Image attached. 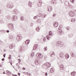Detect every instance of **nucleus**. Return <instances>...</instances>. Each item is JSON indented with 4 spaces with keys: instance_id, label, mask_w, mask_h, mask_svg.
I'll list each match as a JSON object with an SVG mask.
<instances>
[{
    "instance_id": "1",
    "label": "nucleus",
    "mask_w": 76,
    "mask_h": 76,
    "mask_svg": "<svg viewBox=\"0 0 76 76\" xmlns=\"http://www.w3.org/2000/svg\"><path fill=\"white\" fill-rule=\"evenodd\" d=\"M69 14L70 16H71V17H73V16H75V13L73 11H72L69 12Z\"/></svg>"
},
{
    "instance_id": "2",
    "label": "nucleus",
    "mask_w": 76,
    "mask_h": 76,
    "mask_svg": "<svg viewBox=\"0 0 76 76\" xmlns=\"http://www.w3.org/2000/svg\"><path fill=\"white\" fill-rule=\"evenodd\" d=\"M22 39V37L21 35H19L17 36V39L18 41H20V40H21Z\"/></svg>"
},
{
    "instance_id": "3",
    "label": "nucleus",
    "mask_w": 76,
    "mask_h": 76,
    "mask_svg": "<svg viewBox=\"0 0 76 76\" xmlns=\"http://www.w3.org/2000/svg\"><path fill=\"white\" fill-rule=\"evenodd\" d=\"M43 57V56L42 54L39 53H38V58H42Z\"/></svg>"
},
{
    "instance_id": "4",
    "label": "nucleus",
    "mask_w": 76,
    "mask_h": 76,
    "mask_svg": "<svg viewBox=\"0 0 76 76\" xmlns=\"http://www.w3.org/2000/svg\"><path fill=\"white\" fill-rule=\"evenodd\" d=\"M64 66H63V65L62 64H61L60 65V69L61 70H64Z\"/></svg>"
},
{
    "instance_id": "5",
    "label": "nucleus",
    "mask_w": 76,
    "mask_h": 76,
    "mask_svg": "<svg viewBox=\"0 0 76 76\" xmlns=\"http://www.w3.org/2000/svg\"><path fill=\"white\" fill-rule=\"evenodd\" d=\"M58 22L55 23L54 24V27H57V26H58Z\"/></svg>"
},
{
    "instance_id": "6",
    "label": "nucleus",
    "mask_w": 76,
    "mask_h": 76,
    "mask_svg": "<svg viewBox=\"0 0 76 76\" xmlns=\"http://www.w3.org/2000/svg\"><path fill=\"white\" fill-rule=\"evenodd\" d=\"M38 47V45H36L34 46L33 47V49L34 50H36L37 48Z\"/></svg>"
},
{
    "instance_id": "7",
    "label": "nucleus",
    "mask_w": 76,
    "mask_h": 76,
    "mask_svg": "<svg viewBox=\"0 0 76 76\" xmlns=\"http://www.w3.org/2000/svg\"><path fill=\"white\" fill-rule=\"evenodd\" d=\"M71 75L72 76H75V75H76V72H72L71 73Z\"/></svg>"
},
{
    "instance_id": "8",
    "label": "nucleus",
    "mask_w": 76,
    "mask_h": 76,
    "mask_svg": "<svg viewBox=\"0 0 76 76\" xmlns=\"http://www.w3.org/2000/svg\"><path fill=\"white\" fill-rule=\"evenodd\" d=\"M53 33H52L51 31H50L49 33V36H51V35H53Z\"/></svg>"
},
{
    "instance_id": "9",
    "label": "nucleus",
    "mask_w": 76,
    "mask_h": 76,
    "mask_svg": "<svg viewBox=\"0 0 76 76\" xmlns=\"http://www.w3.org/2000/svg\"><path fill=\"white\" fill-rule=\"evenodd\" d=\"M29 43V40H27L25 41V43L26 44H28Z\"/></svg>"
},
{
    "instance_id": "10",
    "label": "nucleus",
    "mask_w": 76,
    "mask_h": 76,
    "mask_svg": "<svg viewBox=\"0 0 76 76\" xmlns=\"http://www.w3.org/2000/svg\"><path fill=\"white\" fill-rule=\"evenodd\" d=\"M50 73H53L54 72V69L53 68H51L50 69Z\"/></svg>"
},
{
    "instance_id": "11",
    "label": "nucleus",
    "mask_w": 76,
    "mask_h": 76,
    "mask_svg": "<svg viewBox=\"0 0 76 76\" xmlns=\"http://www.w3.org/2000/svg\"><path fill=\"white\" fill-rule=\"evenodd\" d=\"M58 31L59 32H60V33L63 34V31H62L61 29H59Z\"/></svg>"
},
{
    "instance_id": "12",
    "label": "nucleus",
    "mask_w": 76,
    "mask_h": 76,
    "mask_svg": "<svg viewBox=\"0 0 76 76\" xmlns=\"http://www.w3.org/2000/svg\"><path fill=\"white\" fill-rule=\"evenodd\" d=\"M45 65H46L48 66H50V64L48 63H47L45 64Z\"/></svg>"
},
{
    "instance_id": "13",
    "label": "nucleus",
    "mask_w": 76,
    "mask_h": 76,
    "mask_svg": "<svg viewBox=\"0 0 76 76\" xmlns=\"http://www.w3.org/2000/svg\"><path fill=\"white\" fill-rule=\"evenodd\" d=\"M48 11H51V7H48Z\"/></svg>"
},
{
    "instance_id": "14",
    "label": "nucleus",
    "mask_w": 76,
    "mask_h": 76,
    "mask_svg": "<svg viewBox=\"0 0 76 76\" xmlns=\"http://www.w3.org/2000/svg\"><path fill=\"white\" fill-rule=\"evenodd\" d=\"M66 58H69V55L67 54H66Z\"/></svg>"
},
{
    "instance_id": "15",
    "label": "nucleus",
    "mask_w": 76,
    "mask_h": 76,
    "mask_svg": "<svg viewBox=\"0 0 76 76\" xmlns=\"http://www.w3.org/2000/svg\"><path fill=\"white\" fill-rule=\"evenodd\" d=\"M75 20H75V19L73 18L71 20V22H75Z\"/></svg>"
},
{
    "instance_id": "16",
    "label": "nucleus",
    "mask_w": 76,
    "mask_h": 76,
    "mask_svg": "<svg viewBox=\"0 0 76 76\" xmlns=\"http://www.w3.org/2000/svg\"><path fill=\"white\" fill-rule=\"evenodd\" d=\"M39 29H40V28H39V27H37L36 29V31H39Z\"/></svg>"
},
{
    "instance_id": "17",
    "label": "nucleus",
    "mask_w": 76,
    "mask_h": 76,
    "mask_svg": "<svg viewBox=\"0 0 76 76\" xmlns=\"http://www.w3.org/2000/svg\"><path fill=\"white\" fill-rule=\"evenodd\" d=\"M28 4V5L31 6V5H32V2H29Z\"/></svg>"
},
{
    "instance_id": "18",
    "label": "nucleus",
    "mask_w": 76,
    "mask_h": 76,
    "mask_svg": "<svg viewBox=\"0 0 76 76\" xmlns=\"http://www.w3.org/2000/svg\"><path fill=\"white\" fill-rule=\"evenodd\" d=\"M34 56V53L33 52L31 53V57H33V56Z\"/></svg>"
},
{
    "instance_id": "19",
    "label": "nucleus",
    "mask_w": 76,
    "mask_h": 76,
    "mask_svg": "<svg viewBox=\"0 0 76 76\" xmlns=\"http://www.w3.org/2000/svg\"><path fill=\"white\" fill-rule=\"evenodd\" d=\"M12 46H13V45H10L9 46L10 48H12V47H13Z\"/></svg>"
},
{
    "instance_id": "20",
    "label": "nucleus",
    "mask_w": 76,
    "mask_h": 76,
    "mask_svg": "<svg viewBox=\"0 0 76 76\" xmlns=\"http://www.w3.org/2000/svg\"><path fill=\"white\" fill-rule=\"evenodd\" d=\"M55 2V0H53L51 1V3H54Z\"/></svg>"
},
{
    "instance_id": "21",
    "label": "nucleus",
    "mask_w": 76,
    "mask_h": 76,
    "mask_svg": "<svg viewBox=\"0 0 76 76\" xmlns=\"http://www.w3.org/2000/svg\"><path fill=\"white\" fill-rule=\"evenodd\" d=\"M63 53H61L60 55V57H62V56H63Z\"/></svg>"
},
{
    "instance_id": "22",
    "label": "nucleus",
    "mask_w": 76,
    "mask_h": 76,
    "mask_svg": "<svg viewBox=\"0 0 76 76\" xmlns=\"http://www.w3.org/2000/svg\"><path fill=\"white\" fill-rule=\"evenodd\" d=\"M46 38H47V39H50V37H48V35H47L46 36Z\"/></svg>"
},
{
    "instance_id": "23",
    "label": "nucleus",
    "mask_w": 76,
    "mask_h": 76,
    "mask_svg": "<svg viewBox=\"0 0 76 76\" xmlns=\"http://www.w3.org/2000/svg\"><path fill=\"white\" fill-rule=\"evenodd\" d=\"M47 50V47H45V48H44V51H46V50Z\"/></svg>"
},
{
    "instance_id": "24",
    "label": "nucleus",
    "mask_w": 76,
    "mask_h": 76,
    "mask_svg": "<svg viewBox=\"0 0 76 76\" xmlns=\"http://www.w3.org/2000/svg\"><path fill=\"white\" fill-rule=\"evenodd\" d=\"M21 20H24V18H23V17H21Z\"/></svg>"
},
{
    "instance_id": "25",
    "label": "nucleus",
    "mask_w": 76,
    "mask_h": 76,
    "mask_svg": "<svg viewBox=\"0 0 76 76\" xmlns=\"http://www.w3.org/2000/svg\"><path fill=\"white\" fill-rule=\"evenodd\" d=\"M9 59H11V55H10L8 57Z\"/></svg>"
},
{
    "instance_id": "26",
    "label": "nucleus",
    "mask_w": 76,
    "mask_h": 76,
    "mask_svg": "<svg viewBox=\"0 0 76 76\" xmlns=\"http://www.w3.org/2000/svg\"><path fill=\"white\" fill-rule=\"evenodd\" d=\"M70 1L72 2V3H74V0H70Z\"/></svg>"
},
{
    "instance_id": "27",
    "label": "nucleus",
    "mask_w": 76,
    "mask_h": 76,
    "mask_svg": "<svg viewBox=\"0 0 76 76\" xmlns=\"http://www.w3.org/2000/svg\"><path fill=\"white\" fill-rule=\"evenodd\" d=\"M72 57H74V56H75V55L73 53H72Z\"/></svg>"
},
{
    "instance_id": "28",
    "label": "nucleus",
    "mask_w": 76,
    "mask_h": 76,
    "mask_svg": "<svg viewBox=\"0 0 76 76\" xmlns=\"http://www.w3.org/2000/svg\"><path fill=\"white\" fill-rule=\"evenodd\" d=\"M66 29H68V30H69L70 29V28L69 27H66Z\"/></svg>"
},
{
    "instance_id": "29",
    "label": "nucleus",
    "mask_w": 76,
    "mask_h": 76,
    "mask_svg": "<svg viewBox=\"0 0 76 76\" xmlns=\"http://www.w3.org/2000/svg\"><path fill=\"white\" fill-rule=\"evenodd\" d=\"M46 38H45V37H44L43 39V41H45V39H46Z\"/></svg>"
},
{
    "instance_id": "30",
    "label": "nucleus",
    "mask_w": 76,
    "mask_h": 76,
    "mask_svg": "<svg viewBox=\"0 0 76 76\" xmlns=\"http://www.w3.org/2000/svg\"><path fill=\"white\" fill-rule=\"evenodd\" d=\"M18 60L19 61V63H20V62L21 60H20V59H18Z\"/></svg>"
},
{
    "instance_id": "31",
    "label": "nucleus",
    "mask_w": 76,
    "mask_h": 76,
    "mask_svg": "<svg viewBox=\"0 0 76 76\" xmlns=\"http://www.w3.org/2000/svg\"><path fill=\"white\" fill-rule=\"evenodd\" d=\"M6 56V54H4V55H3V57L4 58H5V56Z\"/></svg>"
},
{
    "instance_id": "32",
    "label": "nucleus",
    "mask_w": 76,
    "mask_h": 76,
    "mask_svg": "<svg viewBox=\"0 0 76 76\" xmlns=\"http://www.w3.org/2000/svg\"><path fill=\"white\" fill-rule=\"evenodd\" d=\"M2 61H3L4 60V58H3L2 59Z\"/></svg>"
},
{
    "instance_id": "33",
    "label": "nucleus",
    "mask_w": 76,
    "mask_h": 76,
    "mask_svg": "<svg viewBox=\"0 0 76 76\" xmlns=\"http://www.w3.org/2000/svg\"><path fill=\"white\" fill-rule=\"evenodd\" d=\"M18 75H19V76H20V73H18Z\"/></svg>"
},
{
    "instance_id": "34",
    "label": "nucleus",
    "mask_w": 76,
    "mask_h": 76,
    "mask_svg": "<svg viewBox=\"0 0 76 76\" xmlns=\"http://www.w3.org/2000/svg\"><path fill=\"white\" fill-rule=\"evenodd\" d=\"M7 32H9V30H7Z\"/></svg>"
},
{
    "instance_id": "35",
    "label": "nucleus",
    "mask_w": 76,
    "mask_h": 76,
    "mask_svg": "<svg viewBox=\"0 0 76 76\" xmlns=\"http://www.w3.org/2000/svg\"><path fill=\"white\" fill-rule=\"evenodd\" d=\"M23 70H25L26 68H23Z\"/></svg>"
},
{
    "instance_id": "36",
    "label": "nucleus",
    "mask_w": 76,
    "mask_h": 76,
    "mask_svg": "<svg viewBox=\"0 0 76 76\" xmlns=\"http://www.w3.org/2000/svg\"><path fill=\"white\" fill-rule=\"evenodd\" d=\"M45 75L46 76H47V73H45Z\"/></svg>"
},
{
    "instance_id": "37",
    "label": "nucleus",
    "mask_w": 76,
    "mask_h": 76,
    "mask_svg": "<svg viewBox=\"0 0 76 76\" xmlns=\"http://www.w3.org/2000/svg\"><path fill=\"white\" fill-rule=\"evenodd\" d=\"M15 16H14L13 17V19H15Z\"/></svg>"
},
{
    "instance_id": "38",
    "label": "nucleus",
    "mask_w": 76,
    "mask_h": 76,
    "mask_svg": "<svg viewBox=\"0 0 76 76\" xmlns=\"http://www.w3.org/2000/svg\"><path fill=\"white\" fill-rule=\"evenodd\" d=\"M36 17H34V19H36Z\"/></svg>"
},
{
    "instance_id": "39",
    "label": "nucleus",
    "mask_w": 76,
    "mask_h": 76,
    "mask_svg": "<svg viewBox=\"0 0 76 76\" xmlns=\"http://www.w3.org/2000/svg\"><path fill=\"white\" fill-rule=\"evenodd\" d=\"M56 16V14H53V16Z\"/></svg>"
},
{
    "instance_id": "40",
    "label": "nucleus",
    "mask_w": 76,
    "mask_h": 76,
    "mask_svg": "<svg viewBox=\"0 0 76 76\" xmlns=\"http://www.w3.org/2000/svg\"><path fill=\"white\" fill-rule=\"evenodd\" d=\"M16 65V66H18V64H17Z\"/></svg>"
},
{
    "instance_id": "41",
    "label": "nucleus",
    "mask_w": 76,
    "mask_h": 76,
    "mask_svg": "<svg viewBox=\"0 0 76 76\" xmlns=\"http://www.w3.org/2000/svg\"><path fill=\"white\" fill-rule=\"evenodd\" d=\"M3 74H6V73H5V72H4L3 73Z\"/></svg>"
},
{
    "instance_id": "42",
    "label": "nucleus",
    "mask_w": 76,
    "mask_h": 76,
    "mask_svg": "<svg viewBox=\"0 0 76 76\" xmlns=\"http://www.w3.org/2000/svg\"><path fill=\"white\" fill-rule=\"evenodd\" d=\"M11 65H12V63H11Z\"/></svg>"
},
{
    "instance_id": "43",
    "label": "nucleus",
    "mask_w": 76,
    "mask_h": 76,
    "mask_svg": "<svg viewBox=\"0 0 76 76\" xmlns=\"http://www.w3.org/2000/svg\"><path fill=\"white\" fill-rule=\"evenodd\" d=\"M6 72H8V70L6 71Z\"/></svg>"
}]
</instances>
